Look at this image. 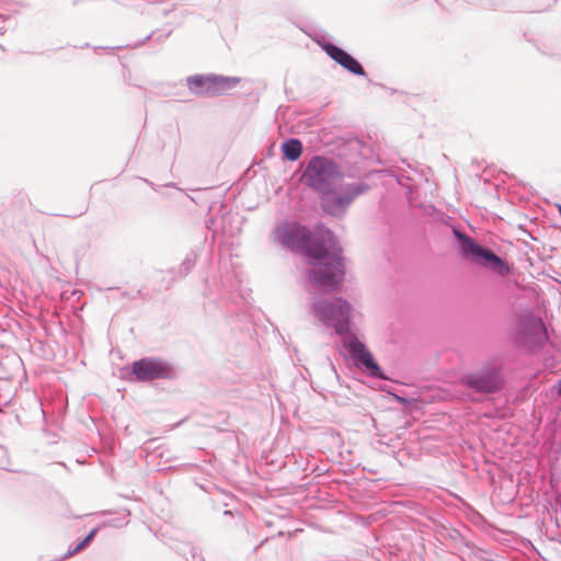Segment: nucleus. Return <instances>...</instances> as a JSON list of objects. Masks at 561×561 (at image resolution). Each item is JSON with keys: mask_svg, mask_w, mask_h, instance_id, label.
<instances>
[{"mask_svg": "<svg viewBox=\"0 0 561 561\" xmlns=\"http://www.w3.org/2000/svg\"><path fill=\"white\" fill-rule=\"evenodd\" d=\"M311 308L321 322L328 327H333L336 334L342 336L343 348L357 369L374 379H389L373 353L351 331V304L346 299L337 297L332 300H316Z\"/></svg>", "mask_w": 561, "mask_h": 561, "instance_id": "f03ea898", "label": "nucleus"}, {"mask_svg": "<svg viewBox=\"0 0 561 561\" xmlns=\"http://www.w3.org/2000/svg\"><path fill=\"white\" fill-rule=\"evenodd\" d=\"M453 233L457 241V252L463 260L490 268L502 277L512 272L510 264L489 247L477 242L458 228L454 227Z\"/></svg>", "mask_w": 561, "mask_h": 561, "instance_id": "7ed1b4c3", "label": "nucleus"}, {"mask_svg": "<svg viewBox=\"0 0 561 561\" xmlns=\"http://www.w3.org/2000/svg\"><path fill=\"white\" fill-rule=\"evenodd\" d=\"M90 543L85 542L84 539H82L80 542H79V547L83 550L85 547H88Z\"/></svg>", "mask_w": 561, "mask_h": 561, "instance_id": "6ab92c4d", "label": "nucleus"}, {"mask_svg": "<svg viewBox=\"0 0 561 561\" xmlns=\"http://www.w3.org/2000/svg\"><path fill=\"white\" fill-rule=\"evenodd\" d=\"M148 185H150L152 188H154V184L152 182H150L149 180H144Z\"/></svg>", "mask_w": 561, "mask_h": 561, "instance_id": "412c9836", "label": "nucleus"}, {"mask_svg": "<svg viewBox=\"0 0 561 561\" xmlns=\"http://www.w3.org/2000/svg\"><path fill=\"white\" fill-rule=\"evenodd\" d=\"M130 373L134 380L149 382L157 379L172 380L176 377L174 366L161 357L148 356L133 362Z\"/></svg>", "mask_w": 561, "mask_h": 561, "instance_id": "6e6552de", "label": "nucleus"}, {"mask_svg": "<svg viewBox=\"0 0 561 561\" xmlns=\"http://www.w3.org/2000/svg\"><path fill=\"white\" fill-rule=\"evenodd\" d=\"M182 553L186 561H205L198 548L192 545H185Z\"/></svg>", "mask_w": 561, "mask_h": 561, "instance_id": "4468645a", "label": "nucleus"}, {"mask_svg": "<svg viewBox=\"0 0 561 561\" xmlns=\"http://www.w3.org/2000/svg\"><path fill=\"white\" fill-rule=\"evenodd\" d=\"M559 213H560V215H561V206H559Z\"/></svg>", "mask_w": 561, "mask_h": 561, "instance_id": "4be33fe9", "label": "nucleus"}, {"mask_svg": "<svg viewBox=\"0 0 561 561\" xmlns=\"http://www.w3.org/2000/svg\"><path fill=\"white\" fill-rule=\"evenodd\" d=\"M554 391L559 397H561V378L557 381L554 386Z\"/></svg>", "mask_w": 561, "mask_h": 561, "instance_id": "f3484780", "label": "nucleus"}, {"mask_svg": "<svg viewBox=\"0 0 561 561\" xmlns=\"http://www.w3.org/2000/svg\"><path fill=\"white\" fill-rule=\"evenodd\" d=\"M99 529L100 527H94L93 529H91L90 533L83 538L85 542L90 543L96 536Z\"/></svg>", "mask_w": 561, "mask_h": 561, "instance_id": "dca6fc26", "label": "nucleus"}, {"mask_svg": "<svg viewBox=\"0 0 561 561\" xmlns=\"http://www.w3.org/2000/svg\"><path fill=\"white\" fill-rule=\"evenodd\" d=\"M499 4H500V3H499V1H497V0L490 1V3H484V2H483V5H484V7H489V8H496V7H499Z\"/></svg>", "mask_w": 561, "mask_h": 561, "instance_id": "a211bd4d", "label": "nucleus"}, {"mask_svg": "<svg viewBox=\"0 0 561 561\" xmlns=\"http://www.w3.org/2000/svg\"><path fill=\"white\" fill-rule=\"evenodd\" d=\"M241 79L216 73L194 75L186 78L190 92L196 96L215 98L234 89Z\"/></svg>", "mask_w": 561, "mask_h": 561, "instance_id": "0eeeda50", "label": "nucleus"}, {"mask_svg": "<svg viewBox=\"0 0 561 561\" xmlns=\"http://www.w3.org/2000/svg\"><path fill=\"white\" fill-rule=\"evenodd\" d=\"M224 515H225V516H232V515H233V513H232L231 511H229V510H226V511L224 512Z\"/></svg>", "mask_w": 561, "mask_h": 561, "instance_id": "aec40b11", "label": "nucleus"}, {"mask_svg": "<svg viewBox=\"0 0 561 561\" xmlns=\"http://www.w3.org/2000/svg\"><path fill=\"white\" fill-rule=\"evenodd\" d=\"M283 160L297 161L302 154L304 146L298 138H288L280 146Z\"/></svg>", "mask_w": 561, "mask_h": 561, "instance_id": "9b49d317", "label": "nucleus"}, {"mask_svg": "<svg viewBox=\"0 0 561 561\" xmlns=\"http://www.w3.org/2000/svg\"><path fill=\"white\" fill-rule=\"evenodd\" d=\"M462 383L466 388L483 394H492L502 389V368L490 365L463 376Z\"/></svg>", "mask_w": 561, "mask_h": 561, "instance_id": "1a4fd4ad", "label": "nucleus"}, {"mask_svg": "<svg viewBox=\"0 0 561 561\" xmlns=\"http://www.w3.org/2000/svg\"><path fill=\"white\" fill-rule=\"evenodd\" d=\"M548 341L549 335L541 318L528 313L518 319L514 334V342L517 346L535 353L541 350Z\"/></svg>", "mask_w": 561, "mask_h": 561, "instance_id": "423d86ee", "label": "nucleus"}, {"mask_svg": "<svg viewBox=\"0 0 561 561\" xmlns=\"http://www.w3.org/2000/svg\"><path fill=\"white\" fill-rule=\"evenodd\" d=\"M171 33H172V30H169L168 32L159 34L158 36L154 37L156 32H151L149 35H147L146 37H144L139 42L135 43L134 45H129L128 44L125 47L138 48V47L142 46L146 42H148L151 38H153V41L157 42V43H161L164 39H167L171 35Z\"/></svg>", "mask_w": 561, "mask_h": 561, "instance_id": "ddd939ff", "label": "nucleus"}, {"mask_svg": "<svg viewBox=\"0 0 561 561\" xmlns=\"http://www.w3.org/2000/svg\"><path fill=\"white\" fill-rule=\"evenodd\" d=\"M316 42L343 69L357 77H367L363 65L346 50L329 42L325 37L317 38Z\"/></svg>", "mask_w": 561, "mask_h": 561, "instance_id": "9d476101", "label": "nucleus"}, {"mask_svg": "<svg viewBox=\"0 0 561 561\" xmlns=\"http://www.w3.org/2000/svg\"><path fill=\"white\" fill-rule=\"evenodd\" d=\"M196 260H197V254L195 251H190L183 262L181 263L180 267H179V274L182 276V277H185L187 276L191 271L194 268L195 264H196Z\"/></svg>", "mask_w": 561, "mask_h": 561, "instance_id": "f8f14e48", "label": "nucleus"}, {"mask_svg": "<svg viewBox=\"0 0 561 561\" xmlns=\"http://www.w3.org/2000/svg\"><path fill=\"white\" fill-rule=\"evenodd\" d=\"M342 178L340 165L327 156H312L307 162L301 175L304 183L314 193L320 194Z\"/></svg>", "mask_w": 561, "mask_h": 561, "instance_id": "20e7f679", "label": "nucleus"}, {"mask_svg": "<svg viewBox=\"0 0 561 561\" xmlns=\"http://www.w3.org/2000/svg\"><path fill=\"white\" fill-rule=\"evenodd\" d=\"M274 240L290 251H299L308 259L309 282L317 288L331 293L337 290L344 279L345 268L342 248L336 236L327 229L314 236L298 222H284L273 231Z\"/></svg>", "mask_w": 561, "mask_h": 561, "instance_id": "f257e3e1", "label": "nucleus"}, {"mask_svg": "<svg viewBox=\"0 0 561 561\" xmlns=\"http://www.w3.org/2000/svg\"><path fill=\"white\" fill-rule=\"evenodd\" d=\"M369 190L365 182L347 183L335 188L334 186L318 194L322 210L333 217H341L345 214L352 202Z\"/></svg>", "mask_w": 561, "mask_h": 561, "instance_id": "39448f33", "label": "nucleus"}, {"mask_svg": "<svg viewBox=\"0 0 561 561\" xmlns=\"http://www.w3.org/2000/svg\"><path fill=\"white\" fill-rule=\"evenodd\" d=\"M82 549L79 547V542L75 547H69L68 551L65 553L62 559H68L76 553L80 552Z\"/></svg>", "mask_w": 561, "mask_h": 561, "instance_id": "2eb2a0df", "label": "nucleus"}]
</instances>
